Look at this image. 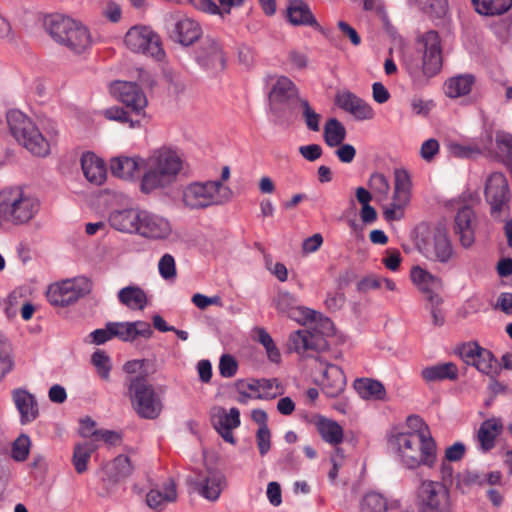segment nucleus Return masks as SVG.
I'll return each mask as SVG.
<instances>
[{"mask_svg":"<svg viewBox=\"0 0 512 512\" xmlns=\"http://www.w3.org/2000/svg\"><path fill=\"white\" fill-rule=\"evenodd\" d=\"M387 442L395 459L406 469L436 466L438 447L435 439L391 431Z\"/></svg>","mask_w":512,"mask_h":512,"instance_id":"nucleus-1","label":"nucleus"},{"mask_svg":"<svg viewBox=\"0 0 512 512\" xmlns=\"http://www.w3.org/2000/svg\"><path fill=\"white\" fill-rule=\"evenodd\" d=\"M419 48L415 55L405 60V69L412 84L422 88L438 74L442 67L441 40L438 32L430 30L418 39Z\"/></svg>","mask_w":512,"mask_h":512,"instance_id":"nucleus-2","label":"nucleus"},{"mask_svg":"<svg viewBox=\"0 0 512 512\" xmlns=\"http://www.w3.org/2000/svg\"><path fill=\"white\" fill-rule=\"evenodd\" d=\"M39 198L25 186H8L0 190V218L11 225L28 224L39 213Z\"/></svg>","mask_w":512,"mask_h":512,"instance_id":"nucleus-3","label":"nucleus"},{"mask_svg":"<svg viewBox=\"0 0 512 512\" xmlns=\"http://www.w3.org/2000/svg\"><path fill=\"white\" fill-rule=\"evenodd\" d=\"M182 159L170 149L154 151L145 161V172L141 180V190L149 193L172 184L182 169Z\"/></svg>","mask_w":512,"mask_h":512,"instance_id":"nucleus-4","label":"nucleus"},{"mask_svg":"<svg viewBox=\"0 0 512 512\" xmlns=\"http://www.w3.org/2000/svg\"><path fill=\"white\" fill-rule=\"evenodd\" d=\"M6 119L12 136L31 154L45 157L50 153V142L23 112L11 109L7 112Z\"/></svg>","mask_w":512,"mask_h":512,"instance_id":"nucleus-5","label":"nucleus"},{"mask_svg":"<svg viewBox=\"0 0 512 512\" xmlns=\"http://www.w3.org/2000/svg\"><path fill=\"white\" fill-rule=\"evenodd\" d=\"M128 391L132 406L139 417L152 420L160 415L163 409L162 400L145 375L129 377Z\"/></svg>","mask_w":512,"mask_h":512,"instance_id":"nucleus-6","label":"nucleus"},{"mask_svg":"<svg viewBox=\"0 0 512 512\" xmlns=\"http://www.w3.org/2000/svg\"><path fill=\"white\" fill-rule=\"evenodd\" d=\"M91 289V281L87 277L79 276L51 284L46 295L53 306L66 307L89 294Z\"/></svg>","mask_w":512,"mask_h":512,"instance_id":"nucleus-7","label":"nucleus"},{"mask_svg":"<svg viewBox=\"0 0 512 512\" xmlns=\"http://www.w3.org/2000/svg\"><path fill=\"white\" fill-rule=\"evenodd\" d=\"M126 47L134 52L161 61L165 57L160 36L149 26L135 25L124 38Z\"/></svg>","mask_w":512,"mask_h":512,"instance_id":"nucleus-8","label":"nucleus"},{"mask_svg":"<svg viewBox=\"0 0 512 512\" xmlns=\"http://www.w3.org/2000/svg\"><path fill=\"white\" fill-rule=\"evenodd\" d=\"M221 181L193 182L182 190V201L191 210L204 209L221 203Z\"/></svg>","mask_w":512,"mask_h":512,"instance_id":"nucleus-9","label":"nucleus"},{"mask_svg":"<svg viewBox=\"0 0 512 512\" xmlns=\"http://www.w3.org/2000/svg\"><path fill=\"white\" fill-rule=\"evenodd\" d=\"M418 507L420 512H449L450 492L446 484L439 481L424 480L418 488Z\"/></svg>","mask_w":512,"mask_h":512,"instance_id":"nucleus-10","label":"nucleus"},{"mask_svg":"<svg viewBox=\"0 0 512 512\" xmlns=\"http://www.w3.org/2000/svg\"><path fill=\"white\" fill-rule=\"evenodd\" d=\"M485 199L490 205V213L494 218L509 213L511 192L503 173L493 172L489 175L485 185Z\"/></svg>","mask_w":512,"mask_h":512,"instance_id":"nucleus-11","label":"nucleus"},{"mask_svg":"<svg viewBox=\"0 0 512 512\" xmlns=\"http://www.w3.org/2000/svg\"><path fill=\"white\" fill-rule=\"evenodd\" d=\"M411 187L412 184L408 173L404 170H396L392 201L383 211L386 221H399L404 217L405 209L411 200Z\"/></svg>","mask_w":512,"mask_h":512,"instance_id":"nucleus-12","label":"nucleus"},{"mask_svg":"<svg viewBox=\"0 0 512 512\" xmlns=\"http://www.w3.org/2000/svg\"><path fill=\"white\" fill-rule=\"evenodd\" d=\"M193 58L203 70L215 73L226 65V56L222 44L212 36L200 40L194 50Z\"/></svg>","mask_w":512,"mask_h":512,"instance_id":"nucleus-13","label":"nucleus"},{"mask_svg":"<svg viewBox=\"0 0 512 512\" xmlns=\"http://www.w3.org/2000/svg\"><path fill=\"white\" fill-rule=\"evenodd\" d=\"M110 93L137 116L145 114L147 98L141 88L133 82L115 81L109 86Z\"/></svg>","mask_w":512,"mask_h":512,"instance_id":"nucleus-14","label":"nucleus"},{"mask_svg":"<svg viewBox=\"0 0 512 512\" xmlns=\"http://www.w3.org/2000/svg\"><path fill=\"white\" fill-rule=\"evenodd\" d=\"M410 280L431 305H440L442 303V298L439 295L443 286L441 278L416 265L410 270Z\"/></svg>","mask_w":512,"mask_h":512,"instance_id":"nucleus-15","label":"nucleus"},{"mask_svg":"<svg viewBox=\"0 0 512 512\" xmlns=\"http://www.w3.org/2000/svg\"><path fill=\"white\" fill-rule=\"evenodd\" d=\"M171 232L172 226L168 219L147 210H140L135 234L147 239L161 240L166 239Z\"/></svg>","mask_w":512,"mask_h":512,"instance_id":"nucleus-16","label":"nucleus"},{"mask_svg":"<svg viewBox=\"0 0 512 512\" xmlns=\"http://www.w3.org/2000/svg\"><path fill=\"white\" fill-rule=\"evenodd\" d=\"M477 216L469 205L460 207L454 217L453 231L458 237L460 245L468 249L475 243Z\"/></svg>","mask_w":512,"mask_h":512,"instance_id":"nucleus-17","label":"nucleus"},{"mask_svg":"<svg viewBox=\"0 0 512 512\" xmlns=\"http://www.w3.org/2000/svg\"><path fill=\"white\" fill-rule=\"evenodd\" d=\"M419 251L428 260L446 264L454 256V249L449 237L438 232L431 238H426L419 245Z\"/></svg>","mask_w":512,"mask_h":512,"instance_id":"nucleus-18","label":"nucleus"},{"mask_svg":"<svg viewBox=\"0 0 512 512\" xmlns=\"http://www.w3.org/2000/svg\"><path fill=\"white\" fill-rule=\"evenodd\" d=\"M191 484L201 497L214 502L219 499L226 485V478L222 472L210 470L192 480Z\"/></svg>","mask_w":512,"mask_h":512,"instance_id":"nucleus-19","label":"nucleus"},{"mask_svg":"<svg viewBox=\"0 0 512 512\" xmlns=\"http://www.w3.org/2000/svg\"><path fill=\"white\" fill-rule=\"evenodd\" d=\"M325 346V340L318 331L299 329L289 335L287 349L289 352H295L304 355L308 351H319Z\"/></svg>","mask_w":512,"mask_h":512,"instance_id":"nucleus-20","label":"nucleus"},{"mask_svg":"<svg viewBox=\"0 0 512 512\" xmlns=\"http://www.w3.org/2000/svg\"><path fill=\"white\" fill-rule=\"evenodd\" d=\"M336 105L351 114L356 120H370L375 113L369 103L350 91L338 92L335 96Z\"/></svg>","mask_w":512,"mask_h":512,"instance_id":"nucleus-21","label":"nucleus"},{"mask_svg":"<svg viewBox=\"0 0 512 512\" xmlns=\"http://www.w3.org/2000/svg\"><path fill=\"white\" fill-rule=\"evenodd\" d=\"M285 19L292 26H306L322 31V27L313 14L310 6L304 0H288Z\"/></svg>","mask_w":512,"mask_h":512,"instance_id":"nucleus-22","label":"nucleus"},{"mask_svg":"<svg viewBox=\"0 0 512 512\" xmlns=\"http://www.w3.org/2000/svg\"><path fill=\"white\" fill-rule=\"evenodd\" d=\"M113 338L116 337L124 342H132L138 337L148 339L152 336L151 325L142 320L133 322H110Z\"/></svg>","mask_w":512,"mask_h":512,"instance_id":"nucleus-23","label":"nucleus"},{"mask_svg":"<svg viewBox=\"0 0 512 512\" xmlns=\"http://www.w3.org/2000/svg\"><path fill=\"white\" fill-rule=\"evenodd\" d=\"M502 432L503 423L500 418L492 417L483 421L476 434L477 449L484 454L490 452Z\"/></svg>","mask_w":512,"mask_h":512,"instance_id":"nucleus-24","label":"nucleus"},{"mask_svg":"<svg viewBox=\"0 0 512 512\" xmlns=\"http://www.w3.org/2000/svg\"><path fill=\"white\" fill-rule=\"evenodd\" d=\"M240 423V411L236 407H232L228 411L221 409V411L213 418V426L215 430L224 441L230 444L236 443L233 430L238 428Z\"/></svg>","mask_w":512,"mask_h":512,"instance_id":"nucleus-25","label":"nucleus"},{"mask_svg":"<svg viewBox=\"0 0 512 512\" xmlns=\"http://www.w3.org/2000/svg\"><path fill=\"white\" fill-rule=\"evenodd\" d=\"M12 398L20 414L21 424H28L38 417V405L33 394L26 389L17 388L12 391Z\"/></svg>","mask_w":512,"mask_h":512,"instance_id":"nucleus-26","label":"nucleus"},{"mask_svg":"<svg viewBox=\"0 0 512 512\" xmlns=\"http://www.w3.org/2000/svg\"><path fill=\"white\" fill-rule=\"evenodd\" d=\"M247 389L251 394L242 393L239 402L245 403L247 397H254L258 399H274L282 394V389L278 384L277 379H253L247 383Z\"/></svg>","mask_w":512,"mask_h":512,"instance_id":"nucleus-27","label":"nucleus"},{"mask_svg":"<svg viewBox=\"0 0 512 512\" xmlns=\"http://www.w3.org/2000/svg\"><path fill=\"white\" fill-rule=\"evenodd\" d=\"M139 213L140 209H115L109 213L108 222L113 229L119 232L135 234Z\"/></svg>","mask_w":512,"mask_h":512,"instance_id":"nucleus-28","label":"nucleus"},{"mask_svg":"<svg viewBox=\"0 0 512 512\" xmlns=\"http://www.w3.org/2000/svg\"><path fill=\"white\" fill-rule=\"evenodd\" d=\"M145 161L138 156H120L111 160V172L121 179H134L140 175L141 168L145 167Z\"/></svg>","mask_w":512,"mask_h":512,"instance_id":"nucleus-29","label":"nucleus"},{"mask_svg":"<svg viewBox=\"0 0 512 512\" xmlns=\"http://www.w3.org/2000/svg\"><path fill=\"white\" fill-rule=\"evenodd\" d=\"M201 35V26L192 18L182 17L174 23L172 38L184 46L193 44Z\"/></svg>","mask_w":512,"mask_h":512,"instance_id":"nucleus-30","label":"nucleus"},{"mask_svg":"<svg viewBox=\"0 0 512 512\" xmlns=\"http://www.w3.org/2000/svg\"><path fill=\"white\" fill-rule=\"evenodd\" d=\"M346 386V377L343 370L335 365L328 364L323 370L322 390L330 398L337 397Z\"/></svg>","mask_w":512,"mask_h":512,"instance_id":"nucleus-31","label":"nucleus"},{"mask_svg":"<svg viewBox=\"0 0 512 512\" xmlns=\"http://www.w3.org/2000/svg\"><path fill=\"white\" fill-rule=\"evenodd\" d=\"M81 167L86 179L95 185H101L106 179L104 161L92 152L84 153L81 157Z\"/></svg>","mask_w":512,"mask_h":512,"instance_id":"nucleus-32","label":"nucleus"},{"mask_svg":"<svg viewBox=\"0 0 512 512\" xmlns=\"http://www.w3.org/2000/svg\"><path fill=\"white\" fill-rule=\"evenodd\" d=\"M459 370L453 362H443L427 366L422 369L421 377L427 383L441 381H455L458 379Z\"/></svg>","mask_w":512,"mask_h":512,"instance_id":"nucleus-33","label":"nucleus"},{"mask_svg":"<svg viewBox=\"0 0 512 512\" xmlns=\"http://www.w3.org/2000/svg\"><path fill=\"white\" fill-rule=\"evenodd\" d=\"M294 99H299L296 85L286 76L278 77L269 93L270 103L285 104Z\"/></svg>","mask_w":512,"mask_h":512,"instance_id":"nucleus-34","label":"nucleus"},{"mask_svg":"<svg viewBox=\"0 0 512 512\" xmlns=\"http://www.w3.org/2000/svg\"><path fill=\"white\" fill-rule=\"evenodd\" d=\"M117 299L121 305L130 310L142 311L148 304L146 292L135 284L120 289L117 293Z\"/></svg>","mask_w":512,"mask_h":512,"instance_id":"nucleus-35","label":"nucleus"},{"mask_svg":"<svg viewBox=\"0 0 512 512\" xmlns=\"http://www.w3.org/2000/svg\"><path fill=\"white\" fill-rule=\"evenodd\" d=\"M75 20L62 14H51L45 18V28L50 36L59 44L69 34V30L75 27Z\"/></svg>","mask_w":512,"mask_h":512,"instance_id":"nucleus-36","label":"nucleus"},{"mask_svg":"<svg viewBox=\"0 0 512 512\" xmlns=\"http://www.w3.org/2000/svg\"><path fill=\"white\" fill-rule=\"evenodd\" d=\"M76 54L84 53L91 45V37L88 29L79 22L69 30V34L61 43Z\"/></svg>","mask_w":512,"mask_h":512,"instance_id":"nucleus-37","label":"nucleus"},{"mask_svg":"<svg viewBox=\"0 0 512 512\" xmlns=\"http://www.w3.org/2000/svg\"><path fill=\"white\" fill-rule=\"evenodd\" d=\"M315 426L321 438L326 443L332 446H338L343 442V428L336 421L323 416H318L315 419Z\"/></svg>","mask_w":512,"mask_h":512,"instance_id":"nucleus-38","label":"nucleus"},{"mask_svg":"<svg viewBox=\"0 0 512 512\" xmlns=\"http://www.w3.org/2000/svg\"><path fill=\"white\" fill-rule=\"evenodd\" d=\"M475 83V77L472 74H460L449 78L445 84V94L450 98H458L469 94Z\"/></svg>","mask_w":512,"mask_h":512,"instance_id":"nucleus-39","label":"nucleus"},{"mask_svg":"<svg viewBox=\"0 0 512 512\" xmlns=\"http://www.w3.org/2000/svg\"><path fill=\"white\" fill-rule=\"evenodd\" d=\"M354 388L362 399L365 400H384L386 389L384 385L374 379L362 378L354 382Z\"/></svg>","mask_w":512,"mask_h":512,"instance_id":"nucleus-40","label":"nucleus"},{"mask_svg":"<svg viewBox=\"0 0 512 512\" xmlns=\"http://www.w3.org/2000/svg\"><path fill=\"white\" fill-rule=\"evenodd\" d=\"M399 506V501L395 500L388 503L386 498L377 492L365 494L360 503L361 512H392L393 509H398Z\"/></svg>","mask_w":512,"mask_h":512,"instance_id":"nucleus-41","label":"nucleus"},{"mask_svg":"<svg viewBox=\"0 0 512 512\" xmlns=\"http://www.w3.org/2000/svg\"><path fill=\"white\" fill-rule=\"evenodd\" d=\"M176 498V485L172 479H169L163 484L162 490L151 489L146 496V501L151 508L156 509L168 502L175 501Z\"/></svg>","mask_w":512,"mask_h":512,"instance_id":"nucleus-42","label":"nucleus"},{"mask_svg":"<svg viewBox=\"0 0 512 512\" xmlns=\"http://www.w3.org/2000/svg\"><path fill=\"white\" fill-rule=\"evenodd\" d=\"M347 132L342 122L337 118H329L323 131V138L327 146L337 147L346 139Z\"/></svg>","mask_w":512,"mask_h":512,"instance_id":"nucleus-43","label":"nucleus"},{"mask_svg":"<svg viewBox=\"0 0 512 512\" xmlns=\"http://www.w3.org/2000/svg\"><path fill=\"white\" fill-rule=\"evenodd\" d=\"M447 147L450 155L457 158H472L476 155L482 154L484 150H486V146L480 144L476 140L464 143L450 141Z\"/></svg>","mask_w":512,"mask_h":512,"instance_id":"nucleus-44","label":"nucleus"},{"mask_svg":"<svg viewBox=\"0 0 512 512\" xmlns=\"http://www.w3.org/2000/svg\"><path fill=\"white\" fill-rule=\"evenodd\" d=\"M475 10L485 16L502 15L512 7V0H472Z\"/></svg>","mask_w":512,"mask_h":512,"instance_id":"nucleus-45","label":"nucleus"},{"mask_svg":"<svg viewBox=\"0 0 512 512\" xmlns=\"http://www.w3.org/2000/svg\"><path fill=\"white\" fill-rule=\"evenodd\" d=\"M96 448L93 441H85L75 446L72 462L77 473L81 474L87 470V463Z\"/></svg>","mask_w":512,"mask_h":512,"instance_id":"nucleus-46","label":"nucleus"},{"mask_svg":"<svg viewBox=\"0 0 512 512\" xmlns=\"http://www.w3.org/2000/svg\"><path fill=\"white\" fill-rule=\"evenodd\" d=\"M256 340L263 346L267 359L274 364H280L282 356L279 348L266 329L258 327L255 329Z\"/></svg>","mask_w":512,"mask_h":512,"instance_id":"nucleus-47","label":"nucleus"},{"mask_svg":"<svg viewBox=\"0 0 512 512\" xmlns=\"http://www.w3.org/2000/svg\"><path fill=\"white\" fill-rule=\"evenodd\" d=\"M393 432L422 436V438L434 439L429 426L418 415L407 417L405 425L401 429H394Z\"/></svg>","mask_w":512,"mask_h":512,"instance_id":"nucleus-48","label":"nucleus"},{"mask_svg":"<svg viewBox=\"0 0 512 512\" xmlns=\"http://www.w3.org/2000/svg\"><path fill=\"white\" fill-rule=\"evenodd\" d=\"M410 5H414L431 17L440 18L444 16L448 9L447 0H407Z\"/></svg>","mask_w":512,"mask_h":512,"instance_id":"nucleus-49","label":"nucleus"},{"mask_svg":"<svg viewBox=\"0 0 512 512\" xmlns=\"http://www.w3.org/2000/svg\"><path fill=\"white\" fill-rule=\"evenodd\" d=\"M301 116L308 130L318 132L322 116L310 105L307 99H298Z\"/></svg>","mask_w":512,"mask_h":512,"instance_id":"nucleus-50","label":"nucleus"},{"mask_svg":"<svg viewBox=\"0 0 512 512\" xmlns=\"http://www.w3.org/2000/svg\"><path fill=\"white\" fill-rule=\"evenodd\" d=\"M368 186L378 201L388 199L390 183L384 174L379 172L372 173L368 181Z\"/></svg>","mask_w":512,"mask_h":512,"instance_id":"nucleus-51","label":"nucleus"},{"mask_svg":"<svg viewBox=\"0 0 512 512\" xmlns=\"http://www.w3.org/2000/svg\"><path fill=\"white\" fill-rule=\"evenodd\" d=\"M287 317L301 325H306L308 323H314L322 320L321 313L311 308L301 306L299 303L291 310Z\"/></svg>","mask_w":512,"mask_h":512,"instance_id":"nucleus-52","label":"nucleus"},{"mask_svg":"<svg viewBox=\"0 0 512 512\" xmlns=\"http://www.w3.org/2000/svg\"><path fill=\"white\" fill-rule=\"evenodd\" d=\"M496 359L491 351L482 348L476 355L475 361L469 365L474 366L479 372L485 375H491L495 371Z\"/></svg>","mask_w":512,"mask_h":512,"instance_id":"nucleus-53","label":"nucleus"},{"mask_svg":"<svg viewBox=\"0 0 512 512\" xmlns=\"http://www.w3.org/2000/svg\"><path fill=\"white\" fill-rule=\"evenodd\" d=\"M91 362L95 366L98 375L102 379L108 380L112 369L111 360L108 354L103 350H97L92 354Z\"/></svg>","mask_w":512,"mask_h":512,"instance_id":"nucleus-54","label":"nucleus"},{"mask_svg":"<svg viewBox=\"0 0 512 512\" xmlns=\"http://www.w3.org/2000/svg\"><path fill=\"white\" fill-rule=\"evenodd\" d=\"M31 447L29 436L21 434L12 445L11 456L17 462H23L27 459Z\"/></svg>","mask_w":512,"mask_h":512,"instance_id":"nucleus-55","label":"nucleus"},{"mask_svg":"<svg viewBox=\"0 0 512 512\" xmlns=\"http://www.w3.org/2000/svg\"><path fill=\"white\" fill-rule=\"evenodd\" d=\"M113 477L116 481L129 476L132 472L130 459L126 455H118L110 464Z\"/></svg>","mask_w":512,"mask_h":512,"instance_id":"nucleus-56","label":"nucleus"},{"mask_svg":"<svg viewBox=\"0 0 512 512\" xmlns=\"http://www.w3.org/2000/svg\"><path fill=\"white\" fill-rule=\"evenodd\" d=\"M495 141L498 150L505 158V162L512 165V134L505 131H497Z\"/></svg>","mask_w":512,"mask_h":512,"instance_id":"nucleus-57","label":"nucleus"},{"mask_svg":"<svg viewBox=\"0 0 512 512\" xmlns=\"http://www.w3.org/2000/svg\"><path fill=\"white\" fill-rule=\"evenodd\" d=\"M481 347L477 342H465L457 346L455 353L466 363L470 364L475 361L476 355L480 352Z\"/></svg>","mask_w":512,"mask_h":512,"instance_id":"nucleus-58","label":"nucleus"},{"mask_svg":"<svg viewBox=\"0 0 512 512\" xmlns=\"http://www.w3.org/2000/svg\"><path fill=\"white\" fill-rule=\"evenodd\" d=\"M297 304L298 299L287 291H280L275 298L276 309L286 316Z\"/></svg>","mask_w":512,"mask_h":512,"instance_id":"nucleus-59","label":"nucleus"},{"mask_svg":"<svg viewBox=\"0 0 512 512\" xmlns=\"http://www.w3.org/2000/svg\"><path fill=\"white\" fill-rule=\"evenodd\" d=\"M160 276L165 280H171L176 277L175 259L171 254H164L158 262Z\"/></svg>","mask_w":512,"mask_h":512,"instance_id":"nucleus-60","label":"nucleus"},{"mask_svg":"<svg viewBox=\"0 0 512 512\" xmlns=\"http://www.w3.org/2000/svg\"><path fill=\"white\" fill-rule=\"evenodd\" d=\"M104 115L109 120L119 121L121 123H129L134 128L140 124L139 120H132L127 111L119 107H111L104 111Z\"/></svg>","mask_w":512,"mask_h":512,"instance_id":"nucleus-61","label":"nucleus"},{"mask_svg":"<svg viewBox=\"0 0 512 512\" xmlns=\"http://www.w3.org/2000/svg\"><path fill=\"white\" fill-rule=\"evenodd\" d=\"M218 369L222 377L231 378L237 373L238 364L233 356L224 354L220 358Z\"/></svg>","mask_w":512,"mask_h":512,"instance_id":"nucleus-62","label":"nucleus"},{"mask_svg":"<svg viewBox=\"0 0 512 512\" xmlns=\"http://www.w3.org/2000/svg\"><path fill=\"white\" fill-rule=\"evenodd\" d=\"M256 443L261 456L269 452L271 448V433L268 426L258 428L256 432Z\"/></svg>","mask_w":512,"mask_h":512,"instance_id":"nucleus-63","label":"nucleus"},{"mask_svg":"<svg viewBox=\"0 0 512 512\" xmlns=\"http://www.w3.org/2000/svg\"><path fill=\"white\" fill-rule=\"evenodd\" d=\"M438 152L439 142L434 138H430L424 141L420 148V155L427 162L433 160V158L438 154Z\"/></svg>","mask_w":512,"mask_h":512,"instance_id":"nucleus-64","label":"nucleus"}]
</instances>
